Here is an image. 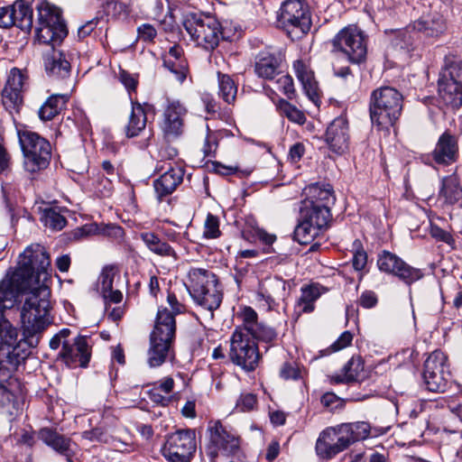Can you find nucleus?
Instances as JSON below:
<instances>
[{
    "mask_svg": "<svg viewBox=\"0 0 462 462\" xmlns=\"http://www.w3.org/2000/svg\"><path fill=\"white\" fill-rule=\"evenodd\" d=\"M377 434V431L372 434V427L366 421L341 423L320 432L316 442V452L323 459H331L352 444Z\"/></svg>",
    "mask_w": 462,
    "mask_h": 462,
    "instance_id": "f257e3e1",
    "label": "nucleus"
},
{
    "mask_svg": "<svg viewBox=\"0 0 462 462\" xmlns=\"http://www.w3.org/2000/svg\"><path fill=\"white\" fill-rule=\"evenodd\" d=\"M49 296L48 286H34L28 293L21 310L22 328L27 338L42 334L51 324Z\"/></svg>",
    "mask_w": 462,
    "mask_h": 462,
    "instance_id": "f03ea898",
    "label": "nucleus"
},
{
    "mask_svg": "<svg viewBox=\"0 0 462 462\" xmlns=\"http://www.w3.org/2000/svg\"><path fill=\"white\" fill-rule=\"evenodd\" d=\"M403 97L392 87H380L372 91L369 98L371 122L379 129H389L400 118Z\"/></svg>",
    "mask_w": 462,
    "mask_h": 462,
    "instance_id": "7ed1b4c3",
    "label": "nucleus"
},
{
    "mask_svg": "<svg viewBox=\"0 0 462 462\" xmlns=\"http://www.w3.org/2000/svg\"><path fill=\"white\" fill-rule=\"evenodd\" d=\"M17 346H0V409L13 413L17 408L21 383L15 373L20 364Z\"/></svg>",
    "mask_w": 462,
    "mask_h": 462,
    "instance_id": "20e7f679",
    "label": "nucleus"
},
{
    "mask_svg": "<svg viewBox=\"0 0 462 462\" xmlns=\"http://www.w3.org/2000/svg\"><path fill=\"white\" fill-rule=\"evenodd\" d=\"M51 265L50 255L40 244H32L19 255V261L14 279L20 282H28L29 285L46 286L47 270Z\"/></svg>",
    "mask_w": 462,
    "mask_h": 462,
    "instance_id": "39448f33",
    "label": "nucleus"
},
{
    "mask_svg": "<svg viewBox=\"0 0 462 462\" xmlns=\"http://www.w3.org/2000/svg\"><path fill=\"white\" fill-rule=\"evenodd\" d=\"M176 321L173 313L167 308H160L155 325L150 337L148 363L150 366H160L166 360L171 345L174 339Z\"/></svg>",
    "mask_w": 462,
    "mask_h": 462,
    "instance_id": "423d86ee",
    "label": "nucleus"
},
{
    "mask_svg": "<svg viewBox=\"0 0 462 462\" xmlns=\"http://www.w3.org/2000/svg\"><path fill=\"white\" fill-rule=\"evenodd\" d=\"M32 288L28 282H15L14 273L0 282V346H18V330L5 317L4 311L14 306L20 293H29Z\"/></svg>",
    "mask_w": 462,
    "mask_h": 462,
    "instance_id": "0eeeda50",
    "label": "nucleus"
},
{
    "mask_svg": "<svg viewBox=\"0 0 462 462\" xmlns=\"http://www.w3.org/2000/svg\"><path fill=\"white\" fill-rule=\"evenodd\" d=\"M23 154V168L27 172L37 173L48 168L51 159V144L39 134L32 131L18 133Z\"/></svg>",
    "mask_w": 462,
    "mask_h": 462,
    "instance_id": "6e6552de",
    "label": "nucleus"
},
{
    "mask_svg": "<svg viewBox=\"0 0 462 462\" xmlns=\"http://www.w3.org/2000/svg\"><path fill=\"white\" fill-rule=\"evenodd\" d=\"M277 22L292 40L301 39L312 25L309 5L304 0L284 1L280 7Z\"/></svg>",
    "mask_w": 462,
    "mask_h": 462,
    "instance_id": "1a4fd4ad",
    "label": "nucleus"
},
{
    "mask_svg": "<svg viewBox=\"0 0 462 462\" xmlns=\"http://www.w3.org/2000/svg\"><path fill=\"white\" fill-rule=\"evenodd\" d=\"M183 26L191 40L207 51L217 47L222 34L221 25L212 15L189 13L183 19Z\"/></svg>",
    "mask_w": 462,
    "mask_h": 462,
    "instance_id": "9d476101",
    "label": "nucleus"
},
{
    "mask_svg": "<svg viewBox=\"0 0 462 462\" xmlns=\"http://www.w3.org/2000/svg\"><path fill=\"white\" fill-rule=\"evenodd\" d=\"M37 11L38 19L35 25V33L38 42L52 46L60 43L68 34L61 11L48 3L38 5Z\"/></svg>",
    "mask_w": 462,
    "mask_h": 462,
    "instance_id": "9b49d317",
    "label": "nucleus"
},
{
    "mask_svg": "<svg viewBox=\"0 0 462 462\" xmlns=\"http://www.w3.org/2000/svg\"><path fill=\"white\" fill-rule=\"evenodd\" d=\"M332 51L344 54L354 64L365 60L367 36L356 25L342 28L331 40Z\"/></svg>",
    "mask_w": 462,
    "mask_h": 462,
    "instance_id": "f8f14e48",
    "label": "nucleus"
},
{
    "mask_svg": "<svg viewBox=\"0 0 462 462\" xmlns=\"http://www.w3.org/2000/svg\"><path fill=\"white\" fill-rule=\"evenodd\" d=\"M228 356L233 364L245 372L254 371L261 358L257 342L240 326L232 333Z\"/></svg>",
    "mask_w": 462,
    "mask_h": 462,
    "instance_id": "ddd939ff",
    "label": "nucleus"
},
{
    "mask_svg": "<svg viewBox=\"0 0 462 462\" xmlns=\"http://www.w3.org/2000/svg\"><path fill=\"white\" fill-rule=\"evenodd\" d=\"M196 435L193 430H178L168 435L162 448L170 462H190L196 452Z\"/></svg>",
    "mask_w": 462,
    "mask_h": 462,
    "instance_id": "4468645a",
    "label": "nucleus"
},
{
    "mask_svg": "<svg viewBox=\"0 0 462 462\" xmlns=\"http://www.w3.org/2000/svg\"><path fill=\"white\" fill-rule=\"evenodd\" d=\"M209 442L207 454L215 458L221 454L226 457H237L241 453L240 439L227 430L220 421H214L208 425Z\"/></svg>",
    "mask_w": 462,
    "mask_h": 462,
    "instance_id": "2eb2a0df",
    "label": "nucleus"
},
{
    "mask_svg": "<svg viewBox=\"0 0 462 462\" xmlns=\"http://www.w3.org/2000/svg\"><path fill=\"white\" fill-rule=\"evenodd\" d=\"M451 374L447 356L440 350L433 351L424 363L423 380L430 392H445Z\"/></svg>",
    "mask_w": 462,
    "mask_h": 462,
    "instance_id": "dca6fc26",
    "label": "nucleus"
},
{
    "mask_svg": "<svg viewBox=\"0 0 462 462\" xmlns=\"http://www.w3.org/2000/svg\"><path fill=\"white\" fill-rule=\"evenodd\" d=\"M377 266L381 272L392 274L408 285L423 276L420 269L411 266L397 254L386 250L378 254Z\"/></svg>",
    "mask_w": 462,
    "mask_h": 462,
    "instance_id": "f3484780",
    "label": "nucleus"
},
{
    "mask_svg": "<svg viewBox=\"0 0 462 462\" xmlns=\"http://www.w3.org/2000/svg\"><path fill=\"white\" fill-rule=\"evenodd\" d=\"M242 319L239 325L254 341L272 344L277 339V331L266 324L258 321L257 312L251 307H244L238 314Z\"/></svg>",
    "mask_w": 462,
    "mask_h": 462,
    "instance_id": "a211bd4d",
    "label": "nucleus"
},
{
    "mask_svg": "<svg viewBox=\"0 0 462 462\" xmlns=\"http://www.w3.org/2000/svg\"><path fill=\"white\" fill-rule=\"evenodd\" d=\"M187 113L186 106L179 100H166L161 128L167 137H178L182 134Z\"/></svg>",
    "mask_w": 462,
    "mask_h": 462,
    "instance_id": "6ab92c4d",
    "label": "nucleus"
},
{
    "mask_svg": "<svg viewBox=\"0 0 462 462\" xmlns=\"http://www.w3.org/2000/svg\"><path fill=\"white\" fill-rule=\"evenodd\" d=\"M27 75L19 69L14 68L2 91L3 104L9 110L18 111L23 105V93L27 85Z\"/></svg>",
    "mask_w": 462,
    "mask_h": 462,
    "instance_id": "aec40b11",
    "label": "nucleus"
},
{
    "mask_svg": "<svg viewBox=\"0 0 462 462\" xmlns=\"http://www.w3.org/2000/svg\"><path fill=\"white\" fill-rule=\"evenodd\" d=\"M59 356L69 366L87 367L91 356L87 337L78 336L73 339L64 341Z\"/></svg>",
    "mask_w": 462,
    "mask_h": 462,
    "instance_id": "412c9836",
    "label": "nucleus"
},
{
    "mask_svg": "<svg viewBox=\"0 0 462 462\" xmlns=\"http://www.w3.org/2000/svg\"><path fill=\"white\" fill-rule=\"evenodd\" d=\"M326 143L330 151L344 154L349 148V128L347 119L344 116L335 118L326 131Z\"/></svg>",
    "mask_w": 462,
    "mask_h": 462,
    "instance_id": "4be33fe9",
    "label": "nucleus"
},
{
    "mask_svg": "<svg viewBox=\"0 0 462 462\" xmlns=\"http://www.w3.org/2000/svg\"><path fill=\"white\" fill-rule=\"evenodd\" d=\"M459 156L457 137L444 132L438 139L434 150L429 154L437 164L448 166L456 162Z\"/></svg>",
    "mask_w": 462,
    "mask_h": 462,
    "instance_id": "5701e85b",
    "label": "nucleus"
},
{
    "mask_svg": "<svg viewBox=\"0 0 462 462\" xmlns=\"http://www.w3.org/2000/svg\"><path fill=\"white\" fill-rule=\"evenodd\" d=\"M38 438L48 447L52 448L55 452L64 456L68 462H73L71 457L74 454L72 440L59 433L56 430L51 428H42L38 432Z\"/></svg>",
    "mask_w": 462,
    "mask_h": 462,
    "instance_id": "b1692460",
    "label": "nucleus"
},
{
    "mask_svg": "<svg viewBox=\"0 0 462 462\" xmlns=\"http://www.w3.org/2000/svg\"><path fill=\"white\" fill-rule=\"evenodd\" d=\"M283 60L282 51L270 50L261 51L254 65V71L260 78L273 79L279 74V69Z\"/></svg>",
    "mask_w": 462,
    "mask_h": 462,
    "instance_id": "393cba45",
    "label": "nucleus"
},
{
    "mask_svg": "<svg viewBox=\"0 0 462 462\" xmlns=\"http://www.w3.org/2000/svg\"><path fill=\"white\" fill-rule=\"evenodd\" d=\"M184 170L181 167H170L163 174L153 181L156 197L162 200L164 197L171 195L182 182Z\"/></svg>",
    "mask_w": 462,
    "mask_h": 462,
    "instance_id": "a878e982",
    "label": "nucleus"
},
{
    "mask_svg": "<svg viewBox=\"0 0 462 462\" xmlns=\"http://www.w3.org/2000/svg\"><path fill=\"white\" fill-rule=\"evenodd\" d=\"M293 69L307 97L317 104L319 101V84L310 65L301 60H297L293 62Z\"/></svg>",
    "mask_w": 462,
    "mask_h": 462,
    "instance_id": "bb28decb",
    "label": "nucleus"
},
{
    "mask_svg": "<svg viewBox=\"0 0 462 462\" xmlns=\"http://www.w3.org/2000/svg\"><path fill=\"white\" fill-rule=\"evenodd\" d=\"M293 69L307 97L317 104L319 101V84L310 65L301 60H297L293 62Z\"/></svg>",
    "mask_w": 462,
    "mask_h": 462,
    "instance_id": "cd10ccee",
    "label": "nucleus"
},
{
    "mask_svg": "<svg viewBox=\"0 0 462 462\" xmlns=\"http://www.w3.org/2000/svg\"><path fill=\"white\" fill-rule=\"evenodd\" d=\"M412 30L420 32L424 37L437 38L445 32L446 23L441 14L433 13L415 21L412 23Z\"/></svg>",
    "mask_w": 462,
    "mask_h": 462,
    "instance_id": "c85d7f7f",
    "label": "nucleus"
},
{
    "mask_svg": "<svg viewBox=\"0 0 462 462\" xmlns=\"http://www.w3.org/2000/svg\"><path fill=\"white\" fill-rule=\"evenodd\" d=\"M215 273L203 268H190L185 283L189 295H198L199 291L205 290L213 284H217Z\"/></svg>",
    "mask_w": 462,
    "mask_h": 462,
    "instance_id": "c756f323",
    "label": "nucleus"
},
{
    "mask_svg": "<svg viewBox=\"0 0 462 462\" xmlns=\"http://www.w3.org/2000/svg\"><path fill=\"white\" fill-rule=\"evenodd\" d=\"M44 67L49 77L63 79L69 76L71 66L64 53L52 51L44 57Z\"/></svg>",
    "mask_w": 462,
    "mask_h": 462,
    "instance_id": "7c9ffc66",
    "label": "nucleus"
},
{
    "mask_svg": "<svg viewBox=\"0 0 462 462\" xmlns=\"http://www.w3.org/2000/svg\"><path fill=\"white\" fill-rule=\"evenodd\" d=\"M198 293V295H191V298L199 306L208 311L209 319H213L214 311L219 308L223 299L218 283L207 287L203 291L200 290Z\"/></svg>",
    "mask_w": 462,
    "mask_h": 462,
    "instance_id": "2f4dec72",
    "label": "nucleus"
},
{
    "mask_svg": "<svg viewBox=\"0 0 462 462\" xmlns=\"http://www.w3.org/2000/svg\"><path fill=\"white\" fill-rule=\"evenodd\" d=\"M438 85L439 97L448 106L458 108L462 105V85L447 80L445 77H439Z\"/></svg>",
    "mask_w": 462,
    "mask_h": 462,
    "instance_id": "473e14b6",
    "label": "nucleus"
},
{
    "mask_svg": "<svg viewBox=\"0 0 462 462\" xmlns=\"http://www.w3.org/2000/svg\"><path fill=\"white\" fill-rule=\"evenodd\" d=\"M336 198L332 188L329 185L320 186L319 184L310 185L308 188V199L306 204L312 206H319V208L326 207V209H330L334 205Z\"/></svg>",
    "mask_w": 462,
    "mask_h": 462,
    "instance_id": "72a5a7b5",
    "label": "nucleus"
},
{
    "mask_svg": "<svg viewBox=\"0 0 462 462\" xmlns=\"http://www.w3.org/2000/svg\"><path fill=\"white\" fill-rule=\"evenodd\" d=\"M321 291L318 285L311 284L300 289V296L294 306V313L300 317L302 313H310L314 310V303L320 297Z\"/></svg>",
    "mask_w": 462,
    "mask_h": 462,
    "instance_id": "f704fd0d",
    "label": "nucleus"
},
{
    "mask_svg": "<svg viewBox=\"0 0 462 462\" xmlns=\"http://www.w3.org/2000/svg\"><path fill=\"white\" fill-rule=\"evenodd\" d=\"M147 116L143 106L138 102L132 101V110L128 122L125 126V133L128 138L138 136L144 130Z\"/></svg>",
    "mask_w": 462,
    "mask_h": 462,
    "instance_id": "c9c22d12",
    "label": "nucleus"
},
{
    "mask_svg": "<svg viewBox=\"0 0 462 462\" xmlns=\"http://www.w3.org/2000/svg\"><path fill=\"white\" fill-rule=\"evenodd\" d=\"M331 217L330 209H326V207L319 208L304 203V207L300 210V217L315 225L321 231L328 226Z\"/></svg>",
    "mask_w": 462,
    "mask_h": 462,
    "instance_id": "e433bc0d",
    "label": "nucleus"
},
{
    "mask_svg": "<svg viewBox=\"0 0 462 462\" xmlns=\"http://www.w3.org/2000/svg\"><path fill=\"white\" fill-rule=\"evenodd\" d=\"M140 238L152 253L162 257H172L177 259L175 250L168 243L162 240L159 236L153 232H143Z\"/></svg>",
    "mask_w": 462,
    "mask_h": 462,
    "instance_id": "4c0bfd02",
    "label": "nucleus"
},
{
    "mask_svg": "<svg viewBox=\"0 0 462 462\" xmlns=\"http://www.w3.org/2000/svg\"><path fill=\"white\" fill-rule=\"evenodd\" d=\"M14 26L25 32H30L33 25V9L25 0H16L14 3Z\"/></svg>",
    "mask_w": 462,
    "mask_h": 462,
    "instance_id": "58836bf2",
    "label": "nucleus"
},
{
    "mask_svg": "<svg viewBox=\"0 0 462 462\" xmlns=\"http://www.w3.org/2000/svg\"><path fill=\"white\" fill-rule=\"evenodd\" d=\"M364 365L360 358L352 357L343 366L340 373L329 377L331 383H348L356 381L359 374L363 371Z\"/></svg>",
    "mask_w": 462,
    "mask_h": 462,
    "instance_id": "ea45409f",
    "label": "nucleus"
},
{
    "mask_svg": "<svg viewBox=\"0 0 462 462\" xmlns=\"http://www.w3.org/2000/svg\"><path fill=\"white\" fill-rule=\"evenodd\" d=\"M68 102V97L66 95H51L47 100L41 106L38 110L39 117L42 121H51L56 116H58L61 110L65 107Z\"/></svg>",
    "mask_w": 462,
    "mask_h": 462,
    "instance_id": "a19ab883",
    "label": "nucleus"
},
{
    "mask_svg": "<svg viewBox=\"0 0 462 462\" xmlns=\"http://www.w3.org/2000/svg\"><path fill=\"white\" fill-rule=\"evenodd\" d=\"M439 196L445 203L449 205L455 204L462 198V189L456 175H450L442 179Z\"/></svg>",
    "mask_w": 462,
    "mask_h": 462,
    "instance_id": "79ce46f5",
    "label": "nucleus"
},
{
    "mask_svg": "<svg viewBox=\"0 0 462 462\" xmlns=\"http://www.w3.org/2000/svg\"><path fill=\"white\" fill-rule=\"evenodd\" d=\"M286 282L283 279L280 277H273L272 279H268L264 282L263 287L257 291V299L258 300H264L268 309H273L274 305V291H285Z\"/></svg>",
    "mask_w": 462,
    "mask_h": 462,
    "instance_id": "37998d69",
    "label": "nucleus"
},
{
    "mask_svg": "<svg viewBox=\"0 0 462 462\" xmlns=\"http://www.w3.org/2000/svg\"><path fill=\"white\" fill-rule=\"evenodd\" d=\"M323 231L315 225L301 217L294 230V238L301 245H308L318 237Z\"/></svg>",
    "mask_w": 462,
    "mask_h": 462,
    "instance_id": "c03bdc74",
    "label": "nucleus"
},
{
    "mask_svg": "<svg viewBox=\"0 0 462 462\" xmlns=\"http://www.w3.org/2000/svg\"><path fill=\"white\" fill-rule=\"evenodd\" d=\"M416 32L412 30V25L394 32L392 39V44L394 48L404 52H410L414 49V39Z\"/></svg>",
    "mask_w": 462,
    "mask_h": 462,
    "instance_id": "a18cd8bd",
    "label": "nucleus"
},
{
    "mask_svg": "<svg viewBox=\"0 0 462 462\" xmlns=\"http://www.w3.org/2000/svg\"><path fill=\"white\" fill-rule=\"evenodd\" d=\"M218 96L227 104H232L237 94V86L227 74L217 72Z\"/></svg>",
    "mask_w": 462,
    "mask_h": 462,
    "instance_id": "49530a36",
    "label": "nucleus"
},
{
    "mask_svg": "<svg viewBox=\"0 0 462 462\" xmlns=\"http://www.w3.org/2000/svg\"><path fill=\"white\" fill-rule=\"evenodd\" d=\"M243 237L248 241L258 239L263 245L270 247L275 241L276 236L267 233L258 226H247L242 231Z\"/></svg>",
    "mask_w": 462,
    "mask_h": 462,
    "instance_id": "de8ad7c7",
    "label": "nucleus"
},
{
    "mask_svg": "<svg viewBox=\"0 0 462 462\" xmlns=\"http://www.w3.org/2000/svg\"><path fill=\"white\" fill-rule=\"evenodd\" d=\"M277 109L282 116L287 117L291 122L298 125H303L306 122V116L302 111L298 109L285 99H280L276 105Z\"/></svg>",
    "mask_w": 462,
    "mask_h": 462,
    "instance_id": "09e8293b",
    "label": "nucleus"
},
{
    "mask_svg": "<svg viewBox=\"0 0 462 462\" xmlns=\"http://www.w3.org/2000/svg\"><path fill=\"white\" fill-rule=\"evenodd\" d=\"M42 222L53 231H60L67 225V219L56 208H45L42 212Z\"/></svg>",
    "mask_w": 462,
    "mask_h": 462,
    "instance_id": "8fccbe9b",
    "label": "nucleus"
},
{
    "mask_svg": "<svg viewBox=\"0 0 462 462\" xmlns=\"http://www.w3.org/2000/svg\"><path fill=\"white\" fill-rule=\"evenodd\" d=\"M99 14L106 16H116L121 13H128V5L119 0H97Z\"/></svg>",
    "mask_w": 462,
    "mask_h": 462,
    "instance_id": "3c124183",
    "label": "nucleus"
},
{
    "mask_svg": "<svg viewBox=\"0 0 462 462\" xmlns=\"http://www.w3.org/2000/svg\"><path fill=\"white\" fill-rule=\"evenodd\" d=\"M117 272L116 265H106L102 269L97 280V289L100 293H106L113 289L114 279Z\"/></svg>",
    "mask_w": 462,
    "mask_h": 462,
    "instance_id": "603ef678",
    "label": "nucleus"
},
{
    "mask_svg": "<svg viewBox=\"0 0 462 462\" xmlns=\"http://www.w3.org/2000/svg\"><path fill=\"white\" fill-rule=\"evenodd\" d=\"M162 60L164 68L174 75L177 81L182 83L186 79L189 71L187 60H181V61H179L175 60Z\"/></svg>",
    "mask_w": 462,
    "mask_h": 462,
    "instance_id": "864d4df0",
    "label": "nucleus"
},
{
    "mask_svg": "<svg viewBox=\"0 0 462 462\" xmlns=\"http://www.w3.org/2000/svg\"><path fill=\"white\" fill-rule=\"evenodd\" d=\"M141 12L150 19H159L164 10L162 0H141Z\"/></svg>",
    "mask_w": 462,
    "mask_h": 462,
    "instance_id": "5fc2aeb1",
    "label": "nucleus"
},
{
    "mask_svg": "<svg viewBox=\"0 0 462 462\" xmlns=\"http://www.w3.org/2000/svg\"><path fill=\"white\" fill-rule=\"evenodd\" d=\"M446 78L447 80L456 81L462 85V61H452L441 72L440 78Z\"/></svg>",
    "mask_w": 462,
    "mask_h": 462,
    "instance_id": "6e6d98bb",
    "label": "nucleus"
},
{
    "mask_svg": "<svg viewBox=\"0 0 462 462\" xmlns=\"http://www.w3.org/2000/svg\"><path fill=\"white\" fill-rule=\"evenodd\" d=\"M218 217L208 213L204 224L203 236L208 239L217 238L220 236Z\"/></svg>",
    "mask_w": 462,
    "mask_h": 462,
    "instance_id": "4d7b16f0",
    "label": "nucleus"
},
{
    "mask_svg": "<svg viewBox=\"0 0 462 462\" xmlns=\"http://www.w3.org/2000/svg\"><path fill=\"white\" fill-rule=\"evenodd\" d=\"M353 246L355 248V253L352 257L353 268L357 272L363 271L367 263V254L362 248L359 240H356Z\"/></svg>",
    "mask_w": 462,
    "mask_h": 462,
    "instance_id": "13d9d810",
    "label": "nucleus"
},
{
    "mask_svg": "<svg viewBox=\"0 0 462 462\" xmlns=\"http://www.w3.org/2000/svg\"><path fill=\"white\" fill-rule=\"evenodd\" d=\"M212 171L222 176L237 174L241 177H245L251 173L249 170H240L237 166H226L219 162H212Z\"/></svg>",
    "mask_w": 462,
    "mask_h": 462,
    "instance_id": "bf43d9fd",
    "label": "nucleus"
},
{
    "mask_svg": "<svg viewBox=\"0 0 462 462\" xmlns=\"http://www.w3.org/2000/svg\"><path fill=\"white\" fill-rule=\"evenodd\" d=\"M276 88L282 91L289 99H291L295 94L293 79L290 75H282L276 81Z\"/></svg>",
    "mask_w": 462,
    "mask_h": 462,
    "instance_id": "052dcab7",
    "label": "nucleus"
},
{
    "mask_svg": "<svg viewBox=\"0 0 462 462\" xmlns=\"http://www.w3.org/2000/svg\"><path fill=\"white\" fill-rule=\"evenodd\" d=\"M429 232L431 237H433L437 241L444 242L447 245L454 247L455 239L453 238L452 235L448 231L440 228L439 226L435 224H430Z\"/></svg>",
    "mask_w": 462,
    "mask_h": 462,
    "instance_id": "680f3d73",
    "label": "nucleus"
},
{
    "mask_svg": "<svg viewBox=\"0 0 462 462\" xmlns=\"http://www.w3.org/2000/svg\"><path fill=\"white\" fill-rule=\"evenodd\" d=\"M256 404V396L253 393H243L236 402V408L240 411H248Z\"/></svg>",
    "mask_w": 462,
    "mask_h": 462,
    "instance_id": "e2e57ef3",
    "label": "nucleus"
},
{
    "mask_svg": "<svg viewBox=\"0 0 462 462\" xmlns=\"http://www.w3.org/2000/svg\"><path fill=\"white\" fill-rule=\"evenodd\" d=\"M14 4L10 6L0 8V27L9 28L14 26Z\"/></svg>",
    "mask_w": 462,
    "mask_h": 462,
    "instance_id": "0e129e2a",
    "label": "nucleus"
},
{
    "mask_svg": "<svg viewBox=\"0 0 462 462\" xmlns=\"http://www.w3.org/2000/svg\"><path fill=\"white\" fill-rule=\"evenodd\" d=\"M280 375L285 380H297L300 376V371L294 364L284 363L281 368Z\"/></svg>",
    "mask_w": 462,
    "mask_h": 462,
    "instance_id": "69168bd1",
    "label": "nucleus"
},
{
    "mask_svg": "<svg viewBox=\"0 0 462 462\" xmlns=\"http://www.w3.org/2000/svg\"><path fill=\"white\" fill-rule=\"evenodd\" d=\"M149 399L155 404L161 406H167L171 402V397L162 394L154 386L147 392Z\"/></svg>",
    "mask_w": 462,
    "mask_h": 462,
    "instance_id": "338daca9",
    "label": "nucleus"
},
{
    "mask_svg": "<svg viewBox=\"0 0 462 462\" xmlns=\"http://www.w3.org/2000/svg\"><path fill=\"white\" fill-rule=\"evenodd\" d=\"M138 37L143 42H152L157 35L156 29L149 24L143 23L137 29Z\"/></svg>",
    "mask_w": 462,
    "mask_h": 462,
    "instance_id": "774afa93",
    "label": "nucleus"
}]
</instances>
